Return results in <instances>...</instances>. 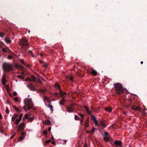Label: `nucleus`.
Segmentation results:
<instances>
[{
  "label": "nucleus",
  "instance_id": "obj_1",
  "mask_svg": "<svg viewBox=\"0 0 147 147\" xmlns=\"http://www.w3.org/2000/svg\"><path fill=\"white\" fill-rule=\"evenodd\" d=\"M24 103L25 106H24L23 107L24 109L25 112H27L28 111L32 109H34V105L31 99L26 98L24 100Z\"/></svg>",
  "mask_w": 147,
  "mask_h": 147
},
{
  "label": "nucleus",
  "instance_id": "obj_2",
  "mask_svg": "<svg viewBox=\"0 0 147 147\" xmlns=\"http://www.w3.org/2000/svg\"><path fill=\"white\" fill-rule=\"evenodd\" d=\"M114 86L115 88V91L116 93L119 94H123L124 90L121 84L119 83L114 84Z\"/></svg>",
  "mask_w": 147,
  "mask_h": 147
},
{
  "label": "nucleus",
  "instance_id": "obj_3",
  "mask_svg": "<svg viewBox=\"0 0 147 147\" xmlns=\"http://www.w3.org/2000/svg\"><path fill=\"white\" fill-rule=\"evenodd\" d=\"M2 67L4 71L7 72L13 70V65L10 63H4L3 64Z\"/></svg>",
  "mask_w": 147,
  "mask_h": 147
},
{
  "label": "nucleus",
  "instance_id": "obj_4",
  "mask_svg": "<svg viewBox=\"0 0 147 147\" xmlns=\"http://www.w3.org/2000/svg\"><path fill=\"white\" fill-rule=\"evenodd\" d=\"M76 105V103H72L70 105V106H66L65 107L67 109L66 111L69 113H71L74 112L75 109L74 106Z\"/></svg>",
  "mask_w": 147,
  "mask_h": 147
},
{
  "label": "nucleus",
  "instance_id": "obj_5",
  "mask_svg": "<svg viewBox=\"0 0 147 147\" xmlns=\"http://www.w3.org/2000/svg\"><path fill=\"white\" fill-rule=\"evenodd\" d=\"M19 45L23 47L28 46L29 45V44L28 43V40L24 38H22L20 40Z\"/></svg>",
  "mask_w": 147,
  "mask_h": 147
},
{
  "label": "nucleus",
  "instance_id": "obj_6",
  "mask_svg": "<svg viewBox=\"0 0 147 147\" xmlns=\"http://www.w3.org/2000/svg\"><path fill=\"white\" fill-rule=\"evenodd\" d=\"M115 147H123L122 142L119 140H115L114 142Z\"/></svg>",
  "mask_w": 147,
  "mask_h": 147
},
{
  "label": "nucleus",
  "instance_id": "obj_7",
  "mask_svg": "<svg viewBox=\"0 0 147 147\" xmlns=\"http://www.w3.org/2000/svg\"><path fill=\"white\" fill-rule=\"evenodd\" d=\"M26 124L24 122H21L19 125L18 126L19 130V131L21 130H24V127L25 126Z\"/></svg>",
  "mask_w": 147,
  "mask_h": 147
},
{
  "label": "nucleus",
  "instance_id": "obj_8",
  "mask_svg": "<svg viewBox=\"0 0 147 147\" xmlns=\"http://www.w3.org/2000/svg\"><path fill=\"white\" fill-rule=\"evenodd\" d=\"M23 116V114H20L19 116V118L17 119L16 121H15V123L16 124H18L21 121V120Z\"/></svg>",
  "mask_w": 147,
  "mask_h": 147
},
{
  "label": "nucleus",
  "instance_id": "obj_9",
  "mask_svg": "<svg viewBox=\"0 0 147 147\" xmlns=\"http://www.w3.org/2000/svg\"><path fill=\"white\" fill-rule=\"evenodd\" d=\"M25 135L26 133L25 132L22 131L21 135L19 137V140H20V141H22L24 138Z\"/></svg>",
  "mask_w": 147,
  "mask_h": 147
},
{
  "label": "nucleus",
  "instance_id": "obj_10",
  "mask_svg": "<svg viewBox=\"0 0 147 147\" xmlns=\"http://www.w3.org/2000/svg\"><path fill=\"white\" fill-rule=\"evenodd\" d=\"M27 86L31 90L35 91L36 90V88L33 85L31 84H28Z\"/></svg>",
  "mask_w": 147,
  "mask_h": 147
},
{
  "label": "nucleus",
  "instance_id": "obj_11",
  "mask_svg": "<svg viewBox=\"0 0 147 147\" xmlns=\"http://www.w3.org/2000/svg\"><path fill=\"white\" fill-rule=\"evenodd\" d=\"M5 77L6 74H4L1 80V82H2V84L3 85H5L6 83V80L5 79Z\"/></svg>",
  "mask_w": 147,
  "mask_h": 147
},
{
  "label": "nucleus",
  "instance_id": "obj_12",
  "mask_svg": "<svg viewBox=\"0 0 147 147\" xmlns=\"http://www.w3.org/2000/svg\"><path fill=\"white\" fill-rule=\"evenodd\" d=\"M131 108L132 109V110L136 111H140V110L141 109V108H140L138 107H136V106L134 105H133L132 106Z\"/></svg>",
  "mask_w": 147,
  "mask_h": 147
},
{
  "label": "nucleus",
  "instance_id": "obj_13",
  "mask_svg": "<svg viewBox=\"0 0 147 147\" xmlns=\"http://www.w3.org/2000/svg\"><path fill=\"white\" fill-rule=\"evenodd\" d=\"M66 100L64 97H63L62 99L59 102V104L61 105H63L66 102Z\"/></svg>",
  "mask_w": 147,
  "mask_h": 147
},
{
  "label": "nucleus",
  "instance_id": "obj_14",
  "mask_svg": "<svg viewBox=\"0 0 147 147\" xmlns=\"http://www.w3.org/2000/svg\"><path fill=\"white\" fill-rule=\"evenodd\" d=\"M84 108L85 109L86 111L87 112L88 114L90 115L92 114V113L91 111L89 110V109L88 108L87 106H85L84 107Z\"/></svg>",
  "mask_w": 147,
  "mask_h": 147
},
{
  "label": "nucleus",
  "instance_id": "obj_15",
  "mask_svg": "<svg viewBox=\"0 0 147 147\" xmlns=\"http://www.w3.org/2000/svg\"><path fill=\"white\" fill-rule=\"evenodd\" d=\"M18 114V113H15L13 116L12 117L11 120L13 121H14L15 119L17 117Z\"/></svg>",
  "mask_w": 147,
  "mask_h": 147
},
{
  "label": "nucleus",
  "instance_id": "obj_16",
  "mask_svg": "<svg viewBox=\"0 0 147 147\" xmlns=\"http://www.w3.org/2000/svg\"><path fill=\"white\" fill-rule=\"evenodd\" d=\"M90 72L94 76H96L97 75V72L95 70L92 69L91 70Z\"/></svg>",
  "mask_w": 147,
  "mask_h": 147
},
{
  "label": "nucleus",
  "instance_id": "obj_17",
  "mask_svg": "<svg viewBox=\"0 0 147 147\" xmlns=\"http://www.w3.org/2000/svg\"><path fill=\"white\" fill-rule=\"evenodd\" d=\"M89 118L88 117L86 119V121L85 123V127H89Z\"/></svg>",
  "mask_w": 147,
  "mask_h": 147
},
{
  "label": "nucleus",
  "instance_id": "obj_18",
  "mask_svg": "<svg viewBox=\"0 0 147 147\" xmlns=\"http://www.w3.org/2000/svg\"><path fill=\"white\" fill-rule=\"evenodd\" d=\"M61 95L62 97H63L64 95H67V93L64 92H63L62 91H61L59 93Z\"/></svg>",
  "mask_w": 147,
  "mask_h": 147
},
{
  "label": "nucleus",
  "instance_id": "obj_19",
  "mask_svg": "<svg viewBox=\"0 0 147 147\" xmlns=\"http://www.w3.org/2000/svg\"><path fill=\"white\" fill-rule=\"evenodd\" d=\"M100 124L101 126L105 128L106 127V125L105 123V122L103 121H101L100 122Z\"/></svg>",
  "mask_w": 147,
  "mask_h": 147
},
{
  "label": "nucleus",
  "instance_id": "obj_20",
  "mask_svg": "<svg viewBox=\"0 0 147 147\" xmlns=\"http://www.w3.org/2000/svg\"><path fill=\"white\" fill-rule=\"evenodd\" d=\"M49 108L51 109V111L53 112V106L50 104L48 105H46Z\"/></svg>",
  "mask_w": 147,
  "mask_h": 147
},
{
  "label": "nucleus",
  "instance_id": "obj_21",
  "mask_svg": "<svg viewBox=\"0 0 147 147\" xmlns=\"http://www.w3.org/2000/svg\"><path fill=\"white\" fill-rule=\"evenodd\" d=\"M5 42L9 44L11 42V40L10 39L6 38H5Z\"/></svg>",
  "mask_w": 147,
  "mask_h": 147
},
{
  "label": "nucleus",
  "instance_id": "obj_22",
  "mask_svg": "<svg viewBox=\"0 0 147 147\" xmlns=\"http://www.w3.org/2000/svg\"><path fill=\"white\" fill-rule=\"evenodd\" d=\"M105 110L107 111L110 113L112 111V109L110 108L106 107L105 108Z\"/></svg>",
  "mask_w": 147,
  "mask_h": 147
},
{
  "label": "nucleus",
  "instance_id": "obj_23",
  "mask_svg": "<svg viewBox=\"0 0 147 147\" xmlns=\"http://www.w3.org/2000/svg\"><path fill=\"white\" fill-rule=\"evenodd\" d=\"M91 115V119L92 120L94 121H95L97 120H96V118L93 115Z\"/></svg>",
  "mask_w": 147,
  "mask_h": 147
},
{
  "label": "nucleus",
  "instance_id": "obj_24",
  "mask_svg": "<svg viewBox=\"0 0 147 147\" xmlns=\"http://www.w3.org/2000/svg\"><path fill=\"white\" fill-rule=\"evenodd\" d=\"M34 119V117H31L30 115H29V118L28 119V121L30 122H31Z\"/></svg>",
  "mask_w": 147,
  "mask_h": 147
},
{
  "label": "nucleus",
  "instance_id": "obj_25",
  "mask_svg": "<svg viewBox=\"0 0 147 147\" xmlns=\"http://www.w3.org/2000/svg\"><path fill=\"white\" fill-rule=\"evenodd\" d=\"M17 77L20 78H21L23 80L24 79V76L21 75H18L17 76Z\"/></svg>",
  "mask_w": 147,
  "mask_h": 147
},
{
  "label": "nucleus",
  "instance_id": "obj_26",
  "mask_svg": "<svg viewBox=\"0 0 147 147\" xmlns=\"http://www.w3.org/2000/svg\"><path fill=\"white\" fill-rule=\"evenodd\" d=\"M74 118H75V120H77V121L79 120L80 119L79 117L78 116L76 115H75Z\"/></svg>",
  "mask_w": 147,
  "mask_h": 147
},
{
  "label": "nucleus",
  "instance_id": "obj_27",
  "mask_svg": "<svg viewBox=\"0 0 147 147\" xmlns=\"http://www.w3.org/2000/svg\"><path fill=\"white\" fill-rule=\"evenodd\" d=\"M7 53H8L9 54H10L11 53L13 54V53L9 50V49L8 48V47H7Z\"/></svg>",
  "mask_w": 147,
  "mask_h": 147
},
{
  "label": "nucleus",
  "instance_id": "obj_28",
  "mask_svg": "<svg viewBox=\"0 0 147 147\" xmlns=\"http://www.w3.org/2000/svg\"><path fill=\"white\" fill-rule=\"evenodd\" d=\"M59 86H60L59 85L57 82H56L55 83V88H57Z\"/></svg>",
  "mask_w": 147,
  "mask_h": 147
},
{
  "label": "nucleus",
  "instance_id": "obj_29",
  "mask_svg": "<svg viewBox=\"0 0 147 147\" xmlns=\"http://www.w3.org/2000/svg\"><path fill=\"white\" fill-rule=\"evenodd\" d=\"M104 140L106 142H108L109 141V138L107 136H105L104 137Z\"/></svg>",
  "mask_w": 147,
  "mask_h": 147
},
{
  "label": "nucleus",
  "instance_id": "obj_30",
  "mask_svg": "<svg viewBox=\"0 0 147 147\" xmlns=\"http://www.w3.org/2000/svg\"><path fill=\"white\" fill-rule=\"evenodd\" d=\"M45 123L47 125H50L51 124L50 121L49 120H47L45 121Z\"/></svg>",
  "mask_w": 147,
  "mask_h": 147
},
{
  "label": "nucleus",
  "instance_id": "obj_31",
  "mask_svg": "<svg viewBox=\"0 0 147 147\" xmlns=\"http://www.w3.org/2000/svg\"><path fill=\"white\" fill-rule=\"evenodd\" d=\"M51 140H47L45 142V144H47L51 142Z\"/></svg>",
  "mask_w": 147,
  "mask_h": 147
},
{
  "label": "nucleus",
  "instance_id": "obj_32",
  "mask_svg": "<svg viewBox=\"0 0 147 147\" xmlns=\"http://www.w3.org/2000/svg\"><path fill=\"white\" fill-rule=\"evenodd\" d=\"M28 52L29 54H30L33 57L34 55L33 54L31 50H29L28 51Z\"/></svg>",
  "mask_w": 147,
  "mask_h": 147
},
{
  "label": "nucleus",
  "instance_id": "obj_33",
  "mask_svg": "<svg viewBox=\"0 0 147 147\" xmlns=\"http://www.w3.org/2000/svg\"><path fill=\"white\" fill-rule=\"evenodd\" d=\"M68 78L70 81H74V79L73 77L72 76H70V77H69Z\"/></svg>",
  "mask_w": 147,
  "mask_h": 147
},
{
  "label": "nucleus",
  "instance_id": "obj_34",
  "mask_svg": "<svg viewBox=\"0 0 147 147\" xmlns=\"http://www.w3.org/2000/svg\"><path fill=\"white\" fill-rule=\"evenodd\" d=\"M25 81H32V80L31 79H30V78H29L28 77H27L26 78V79L25 80Z\"/></svg>",
  "mask_w": 147,
  "mask_h": 147
},
{
  "label": "nucleus",
  "instance_id": "obj_35",
  "mask_svg": "<svg viewBox=\"0 0 147 147\" xmlns=\"http://www.w3.org/2000/svg\"><path fill=\"white\" fill-rule=\"evenodd\" d=\"M44 100L45 101V100H49V98L48 97H47L45 95H44Z\"/></svg>",
  "mask_w": 147,
  "mask_h": 147
},
{
  "label": "nucleus",
  "instance_id": "obj_36",
  "mask_svg": "<svg viewBox=\"0 0 147 147\" xmlns=\"http://www.w3.org/2000/svg\"><path fill=\"white\" fill-rule=\"evenodd\" d=\"M78 115L81 117V118L82 119H83L84 117V115L83 114H82L79 113L78 114Z\"/></svg>",
  "mask_w": 147,
  "mask_h": 147
},
{
  "label": "nucleus",
  "instance_id": "obj_37",
  "mask_svg": "<svg viewBox=\"0 0 147 147\" xmlns=\"http://www.w3.org/2000/svg\"><path fill=\"white\" fill-rule=\"evenodd\" d=\"M2 51L3 52H7V49H6L5 48H3L2 49Z\"/></svg>",
  "mask_w": 147,
  "mask_h": 147
},
{
  "label": "nucleus",
  "instance_id": "obj_38",
  "mask_svg": "<svg viewBox=\"0 0 147 147\" xmlns=\"http://www.w3.org/2000/svg\"><path fill=\"white\" fill-rule=\"evenodd\" d=\"M24 117L26 119H28V118H29V116L27 114H26L25 115Z\"/></svg>",
  "mask_w": 147,
  "mask_h": 147
},
{
  "label": "nucleus",
  "instance_id": "obj_39",
  "mask_svg": "<svg viewBox=\"0 0 147 147\" xmlns=\"http://www.w3.org/2000/svg\"><path fill=\"white\" fill-rule=\"evenodd\" d=\"M42 133L45 134V135H47V130H45L43 131Z\"/></svg>",
  "mask_w": 147,
  "mask_h": 147
},
{
  "label": "nucleus",
  "instance_id": "obj_40",
  "mask_svg": "<svg viewBox=\"0 0 147 147\" xmlns=\"http://www.w3.org/2000/svg\"><path fill=\"white\" fill-rule=\"evenodd\" d=\"M95 129V128L94 127V128H93L90 132L91 133H94V130Z\"/></svg>",
  "mask_w": 147,
  "mask_h": 147
},
{
  "label": "nucleus",
  "instance_id": "obj_41",
  "mask_svg": "<svg viewBox=\"0 0 147 147\" xmlns=\"http://www.w3.org/2000/svg\"><path fill=\"white\" fill-rule=\"evenodd\" d=\"M12 57H13L11 55H9L7 56V58L9 59H11Z\"/></svg>",
  "mask_w": 147,
  "mask_h": 147
},
{
  "label": "nucleus",
  "instance_id": "obj_42",
  "mask_svg": "<svg viewBox=\"0 0 147 147\" xmlns=\"http://www.w3.org/2000/svg\"><path fill=\"white\" fill-rule=\"evenodd\" d=\"M9 110L8 109V108L7 107H6V113L7 114H8L9 113Z\"/></svg>",
  "mask_w": 147,
  "mask_h": 147
},
{
  "label": "nucleus",
  "instance_id": "obj_43",
  "mask_svg": "<svg viewBox=\"0 0 147 147\" xmlns=\"http://www.w3.org/2000/svg\"><path fill=\"white\" fill-rule=\"evenodd\" d=\"M20 61L22 64L24 65V62L23 59H20Z\"/></svg>",
  "mask_w": 147,
  "mask_h": 147
},
{
  "label": "nucleus",
  "instance_id": "obj_44",
  "mask_svg": "<svg viewBox=\"0 0 147 147\" xmlns=\"http://www.w3.org/2000/svg\"><path fill=\"white\" fill-rule=\"evenodd\" d=\"M14 100L16 102H18V98L17 97H15L14 98Z\"/></svg>",
  "mask_w": 147,
  "mask_h": 147
},
{
  "label": "nucleus",
  "instance_id": "obj_45",
  "mask_svg": "<svg viewBox=\"0 0 147 147\" xmlns=\"http://www.w3.org/2000/svg\"><path fill=\"white\" fill-rule=\"evenodd\" d=\"M20 73L21 74V75H22L24 76H25V73L23 72H22L21 73Z\"/></svg>",
  "mask_w": 147,
  "mask_h": 147
},
{
  "label": "nucleus",
  "instance_id": "obj_46",
  "mask_svg": "<svg viewBox=\"0 0 147 147\" xmlns=\"http://www.w3.org/2000/svg\"><path fill=\"white\" fill-rule=\"evenodd\" d=\"M0 37L2 38L3 37V34L1 32H0Z\"/></svg>",
  "mask_w": 147,
  "mask_h": 147
},
{
  "label": "nucleus",
  "instance_id": "obj_47",
  "mask_svg": "<svg viewBox=\"0 0 147 147\" xmlns=\"http://www.w3.org/2000/svg\"><path fill=\"white\" fill-rule=\"evenodd\" d=\"M24 65L25 66H26L28 68H30V65L29 64H24Z\"/></svg>",
  "mask_w": 147,
  "mask_h": 147
},
{
  "label": "nucleus",
  "instance_id": "obj_48",
  "mask_svg": "<svg viewBox=\"0 0 147 147\" xmlns=\"http://www.w3.org/2000/svg\"><path fill=\"white\" fill-rule=\"evenodd\" d=\"M18 113H20L21 112V111L20 109H19L18 108H17V109H16L15 110Z\"/></svg>",
  "mask_w": 147,
  "mask_h": 147
},
{
  "label": "nucleus",
  "instance_id": "obj_49",
  "mask_svg": "<svg viewBox=\"0 0 147 147\" xmlns=\"http://www.w3.org/2000/svg\"><path fill=\"white\" fill-rule=\"evenodd\" d=\"M94 122L96 126L98 125V122L97 120L94 121Z\"/></svg>",
  "mask_w": 147,
  "mask_h": 147
},
{
  "label": "nucleus",
  "instance_id": "obj_50",
  "mask_svg": "<svg viewBox=\"0 0 147 147\" xmlns=\"http://www.w3.org/2000/svg\"><path fill=\"white\" fill-rule=\"evenodd\" d=\"M39 91L40 92H43V93H44V92H45V91L43 89L40 90H39Z\"/></svg>",
  "mask_w": 147,
  "mask_h": 147
},
{
  "label": "nucleus",
  "instance_id": "obj_51",
  "mask_svg": "<svg viewBox=\"0 0 147 147\" xmlns=\"http://www.w3.org/2000/svg\"><path fill=\"white\" fill-rule=\"evenodd\" d=\"M13 94L14 96H16L17 95V93L16 92H14L13 93Z\"/></svg>",
  "mask_w": 147,
  "mask_h": 147
},
{
  "label": "nucleus",
  "instance_id": "obj_52",
  "mask_svg": "<svg viewBox=\"0 0 147 147\" xmlns=\"http://www.w3.org/2000/svg\"><path fill=\"white\" fill-rule=\"evenodd\" d=\"M108 133L107 132V131L105 132L104 134H103V136H107L108 135Z\"/></svg>",
  "mask_w": 147,
  "mask_h": 147
},
{
  "label": "nucleus",
  "instance_id": "obj_53",
  "mask_svg": "<svg viewBox=\"0 0 147 147\" xmlns=\"http://www.w3.org/2000/svg\"><path fill=\"white\" fill-rule=\"evenodd\" d=\"M60 91V92L62 91L61 90V88L60 86H59L58 88H57Z\"/></svg>",
  "mask_w": 147,
  "mask_h": 147
},
{
  "label": "nucleus",
  "instance_id": "obj_54",
  "mask_svg": "<svg viewBox=\"0 0 147 147\" xmlns=\"http://www.w3.org/2000/svg\"><path fill=\"white\" fill-rule=\"evenodd\" d=\"M43 66L45 67H47V65L46 64H44L43 65Z\"/></svg>",
  "mask_w": 147,
  "mask_h": 147
},
{
  "label": "nucleus",
  "instance_id": "obj_55",
  "mask_svg": "<svg viewBox=\"0 0 147 147\" xmlns=\"http://www.w3.org/2000/svg\"><path fill=\"white\" fill-rule=\"evenodd\" d=\"M83 119L82 118V119L80 121V123L82 124H82V122L83 121Z\"/></svg>",
  "mask_w": 147,
  "mask_h": 147
},
{
  "label": "nucleus",
  "instance_id": "obj_56",
  "mask_svg": "<svg viewBox=\"0 0 147 147\" xmlns=\"http://www.w3.org/2000/svg\"><path fill=\"white\" fill-rule=\"evenodd\" d=\"M15 134H14L12 135V136H11V139H12L13 138V137H14V136H15Z\"/></svg>",
  "mask_w": 147,
  "mask_h": 147
},
{
  "label": "nucleus",
  "instance_id": "obj_57",
  "mask_svg": "<svg viewBox=\"0 0 147 147\" xmlns=\"http://www.w3.org/2000/svg\"><path fill=\"white\" fill-rule=\"evenodd\" d=\"M20 68H21V69H23L24 67L23 66H22V65H20Z\"/></svg>",
  "mask_w": 147,
  "mask_h": 147
},
{
  "label": "nucleus",
  "instance_id": "obj_58",
  "mask_svg": "<svg viewBox=\"0 0 147 147\" xmlns=\"http://www.w3.org/2000/svg\"><path fill=\"white\" fill-rule=\"evenodd\" d=\"M12 107H13V108L15 110L16 109H17V108L14 105H12Z\"/></svg>",
  "mask_w": 147,
  "mask_h": 147
},
{
  "label": "nucleus",
  "instance_id": "obj_59",
  "mask_svg": "<svg viewBox=\"0 0 147 147\" xmlns=\"http://www.w3.org/2000/svg\"><path fill=\"white\" fill-rule=\"evenodd\" d=\"M51 144L55 145V142L54 141H53L52 142H51Z\"/></svg>",
  "mask_w": 147,
  "mask_h": 147
},
{
  "label": "nucleus",
  "instance_id": "obj_60",
  "mask_svg": "<svg viewBox=\"0 0 147 147\" xmlns=\"http://www.w3.org/2000/svg\"><path fill=\"white\" fill-rule=\"evenodd\" d=\"M58 93H56L54 95L55 96H57L58 95Z\"/></svg>",
  "mask_w": 147,
  "mask_h": 147
},
{
  "label": "nucleus",
  "instance_id": "obj_61",
  "mask_svg": "<svg viewBox=\"0 0 147 147\" xmlns=\"http://www.w3.org/2000/svg\"><path fill=\"white\" fill-rule=\"evenodd\" d=\"M51 127H49L48 128V131H50L51 130Z\"/></svg>",
  "mask_w": 147,
  "mask_h": 147
},
{
  "label": "nucleus",
  "instance_id": "obj_62",
  "mask_svg": "<svg viewBox=\"0 0 147 147\" xmlns=\"http://www.w3.org/2000/svg\"><path fill=\"white\" fill-rule=\"evenodd\" d=\"M0 118L1 119H2V117L0 113Z\"/></svg>",
  "mask_w": 147,
  "mask_h": 147
},
{
  "label": "nucleus",
  "instance_id": "obj_63",
  "mask_svg": "<svg viewBox=\"0 0 147 147\" xmlns=\"http://www.w3.org/2000/svg\"><path fill=\"white\" fill-rule=\"evenodd\" d=\"M84 147H87V144H84Z\"/></svg>",
  "mask_w": 147,
  "mask_h": 147
},
{
  "label": "nucleus",
  "instance_id": "obj_64",
  "mask_svg": "<svg viewBox=\"0 0 147 147\" xmlns=\"http://www.w3.org/2000/svg\"><path fill=\"white\" fill-rule=\"evenodd\" d=\"M40 56L41 57H42L43 56V55L42 54H40Z\"/></svg>",
  "mask_w": 147,
  "mask_h": 147
}]
</instances>
